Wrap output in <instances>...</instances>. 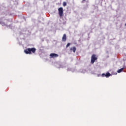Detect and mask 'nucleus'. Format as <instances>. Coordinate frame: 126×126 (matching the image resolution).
Listing matches in <instances>:
<instances>
[{
	"instance_id": "10",
	"label": "nucleus",
	"mask_w": 126,
	"mask_h": 126,
	"mask_svg": "<svg viewBox=\"0 0 126 126\" xmlns=\"http://www.w3.org/2000/svg\"><path fill=\"white\" fill-rule=\"evenodd\" d=\"M69 46H70V43H68L66 46V48H68V47H69Z\"/></svg>"
},
{
	"instance_id": "3",
	"label": "nucleus",
	"mask_w": 126,
	"mask_h": 126,
	"mask_svg": "<svg viewBox=\"0 0 126 126\" xmlns=\"http://www.w3.org/2000/svg\"><path fill=\"white\" fill-rule=\"evenodd\" d=\"M58 11L60 17H62V16H63V7L59 8Z\"/></svg>"
},
{
	"instance_id": "13",
	"label": "nucleus",
	"mask_w": 126,
	"mask_h": 126,
	"mask_svg": "<svg viewBox=\"0 0 126 126\" xmlns=\"http://www.w3.org/2000/svg\"><path fill=\"white\" fill-rule=\"evenodd\" d=\"M67 70H68V71H70V69L68 68V69H67Z\"/></svg>"
},
{
	"instance_id": "2",
	"label": "nucleus",
	"mask_w": 126,
	"mask_h": 126,
	"mask_svg": "<svg viewBox=\"0 0 126 126\" xmlns=\"http://www.w3.org/2000/svg\"><path fill=\"white\" fill-rule=\"evenodd\" d=\"M97 58L95 54H93L91 57V63L93 64L95 63V61H96Z\"/></svg>"
},
{
	"instance_id": "12",
	"label": "nucleus",
	"mask_w": 126,
	"mask_h": 126,
	"mask_svg": "<svg viewBox=\"0 0 126 126\" xmlns=\"http://www.w3.org/2000/svg\"><path fill=\"white\" fill-rule=\"evenodd\" d=\"M105 75H106V74L102 73V75H101V76H102V77H104V76H105Z\"/></svg>"
},
{
	"instance_id": "6",
	"label": "nucleus",
	"mask_w": 126,
	"mask_h": 126,
	"mask_svg": "<svg viewBox=\"0 0 126 126\" xmlns=\"http://www.w3.org/2000/svg\"><path fill=\"white\" fill-rule=\"evenodd\" d=\"M66 41V34H64L62 37V42H65Z\"/></svg>"
},
{
	"instance_id": "4",
	"label": "nucleus",
	"mask_w": 126,
	"mask_h": 126,
	"mask_svg": "<svg viewBox=\"0 0 126 126\" xmlns=\"http://www.w3.org/2000/svg\"><path fill=\"white\" fill-rule=\"evenodd\" d=\"M0 24L1 25H2V26H6V27H7V28H11V25H9V26L7 25V24H5V23L4 22H3V21H1V20H0Z\"/></svg>"
},
{
	"instance_id": "8",
	"label": "nucleus",
	"mask_w": 126,
	"mask_h": 126,
	"mask_svg": "<svg viewBox=\"0 0 126 126\" xmlns=\"http://www.w3.org/2000/svg\"><path fill=\"white\" fill-rule=\"evenodd\" d=\"M109 76H111V73L109 72H107L105 74V77H109Z\"/></svg>"
},
{
	"instance_id": "7",
	"label": "nucleus",
	"mask_w": 126,
	"mask_h": 126,
	"mask_svg": "<svg viewBox=\"0 0 126 126\" xmlns=\"http://www.w3.org/2000/svg\"><path fill=\"white\" fill-rule=\"evenodd\" d=\"M70 50L72 51L73 52V53H75V52L76 51V47H71L70 49Z\"/></svg>"
},
{
	"instance_id": "9",
	"label": "nucleus",
	"mask_w": 126,
	"mask_h": 126,
	"mask_svg": "<svg viewBox=\"0 0 126 126\" xmlns=\"http://www.w3.org/2000/svg\"><path fill=\"white\" fill-rule=\"evenodd\" d=\"M123 70H124V68H122L119 69L117 71V72H118V73H121V72H122V71H123Z\"/></svg>"
},
{
	"instance_id": "1",
	"label": "nucleus",
	"mask_w": 126,
	"mask_h": 126,
	"mask_svg": "<svg viewBox=\"0 0 126 126\" xmlns=\"http://www.w3.org/2000/svg\"><path fill=\"white\" fill-rule=\"evenodd\" d=\"M31 52L34 54L35 52H36V48H28L25 50V53L27 54H29L30 55L31 54Z\"/></svg>"
},
{
	"instance_id": "5",
	"label": "nucleus",
	"mask_w": 126,
	"mask_h": 126,
	"mask_svg": "<svg viewBox=\"0 0 126 126\" xmlns=\"http://www.w3.org/2000/svg\"><path fill=\"white\" fill-rule=\"evenodd\" d=\"M50 57L51 58L55 59V58H58V57H59V55L56 53H51L50 55Z\"/></svg>"
},
{
	"instance_id": "11",
	"label": "nucleus",
	"mask_w": 126,
	"mask_h": 126,
	"mask_svg": "<svg viewBox=\"0 0 126 126\" xmlns=\"http://www.w3.org/2000/svg\"><path fill=\"white\" fill-rule=\"evenodd\" d=\"M63 6H66V2H63Z\"/></svg>"
},
{
	"instance_id": "14",
	"label": "nucleus",
	"mask_w": 126,
	"mask_h": 126,
	"mask_svg": "<svg viewBox=\"0 0 126 126\" xmlns=\"http://www.w3.org/2000/svg\"><path fill=\"white\" fill-rule=\"evenodd\" d=\"M83 1H85V0H83V1H82V2H83Z\"/></svg>"
}]
</instances>
